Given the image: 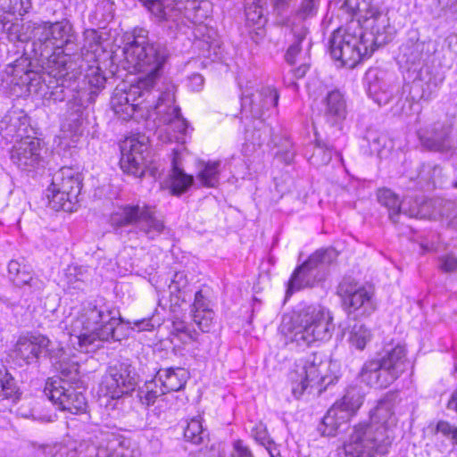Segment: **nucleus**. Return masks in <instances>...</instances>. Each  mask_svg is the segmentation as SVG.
Masks as SVG:
<instances>
[{"instance_id": "obj_13", "label": "nucleus", "mask_w": 457, "mask_h": 457, "mask_svg": "<svg viewBox=\"0 0 457 457\" xmlns=\"http://www.w3.org/2000/svg\"><path fill=\"white\" fill-rule=\"evenodd\" d=\"M337 295L341 298L344 309L350 314L358 312L369 316L376 309L373 290L359 285L354 279L345 278L337 287Z\"/></svg>"}, {"instance_id": "obj_51", "label": "nucleus", "mask_w": 457, "mask_h": 457, "mask_svg": "<svg viewBox=\"0 0 457 457\" xmlns=\"http://www.w3.org/2000/svg\"><path fill=\"white\" fill-rule=\"evenodd\" d=\"M114 2L112 0H98L96 5V13L102 21H110L114 17Z\"/></svg>"}, {"instance_id": "obj_21", "label": "nucleus", "mask_w": 457, "mask_h": 457, "mask_svg": "<svg viewBox=\"0 0 457 457\" xmlns=\"http://www.w3.org/2000/svg\"><path fill=\"white\" fill-rule=\"evenodd\" d=\"M278 93L272 87H264L255 93L244 92L241 98L242 110L254 119L262 118L266 111L276 107Z\"/></svg>"}, {"instance_id": "obj_45", "label": "nucleus", "mask_w": 457, "mask_h": 457, "mask_svg": "<svg viewBox=\"0 0 457 457\" xmlns=\"http://www.w3.org/2000/svg\"><path fill=\"white\" fill-rule=\"evenodd\" d=\"M68 104L71 109H74V118L70 119L69 121V129L71 131L73 132L75 136L82 135L84 132L86 126H87V120L83 117V112L81 111L82 108H86L88 104H85L84 106H79L76 104L73 103L72 97L68 101Z\"/></svg>"}, {"instance_id": "obj_38", "label": "nucleus", "mask_w": 457, "mask_h": 457, "mask_svg": "<svg viewBox=\"0 0 457 457\" xmlns=\"http://www.w3.org/2000/svg\"><path fill=\"white\" fill-rule=\"evenodd\" d=\"M220 164V161H209L207 162H203L202 169L196 176L197 180L202 186L214 187L218 185Z\"/></svg>"}, {"instance_id": "obj_33", "label": "nucleus", "mask_w": 457, "mask_h": 457, "mask_svg": "<svg viewBox=\"0 0 457 457\" xmlns=\"http://www.w3.org/2000/svg\"><path fill=\"white\" fill-rule=\"evenodd\" d=\"M348 421L345 413H341L334 405L323 417L318 430L323 436H335L340 427Z\"/></svg>"}, {"instance_id": "obj_7", "label": "nucleus", "mask_w": 457, "mask_h": 457, "mask_svg": "<svg viewBox=\"0 0 457 457\" xmlns=\"http://www.w3.org/2000/svg\"><path fill=\"white\" fill-rule=\"evenodd\" d=\"M369 40L362 27L352 21L345 29L333 31L328 40L329 53L342 66L352 69L374 52L368 45Z\"/></svg>"}, {"instance_id": "obj_43", "label": "nucleus", "mask_w": 457, "mask_h": 457, "mask_svg": "<svg viewBox=\"0 0 457 457\" xmlns=\"http://www.w3.org/2000/svg\"><path fill=\"white\" fill-rule=\"evenodd\" d=\"M371 337L370 330L364 324L356 323L349 332L348 341L352 346L361 351L370 341Z\"/></svg>"}, {"instance_id": "obj_22", "label": "nucleus", "mask_w": 457, "mask_h": 457, "mask_svg": "<svg viewBox=\"0 0 457 457\" xmlns=\"http://www.w3.org/2000/svg\"><path fill=\"white\" fill-rule=\"evenodd\" d=\"M67 447L66 457H137V452L124 449L121 445L112 450L109 446H97L89 440H74Z\"/></svg>"}, {"instance_id": "obj_40", "label": "nucleus", "mask_w": 457, "mask_h": 457, "mask_svg": "<svg viewBox=\"0 0 457 457\" xmlns=\"http://www.w3.org/2000/svg\"><path fill=\"white\" fill-rule=\"evenodd\" d=\"M393 91V87L378 78L369 82L368 94L380 106L389 103Z\"/></svg>"}, {"instance_id": "obj_27", "label": "nucleus", "mask_w": 457, "mask_h": 457, "mask_svg": "<svg viewBox=\"0 0 457 457\" xmlns=\"http://www.w3.org/2000/svg\"><path fill=\"white\" fill-rule=\"evenodd\" d=\"M8 274L10 279L18 287L27 286L31 293L41 292L45 283L38 277H35L32 270L26 265L12 260L8 264Z\"/></svg>"}, {"instance_id": "obj_30", "label": "nucleus", "mask_w": 457, "mask_h": 457, "mask_svg": "<svg viewBox=\"0 0 457 457\" xmlns=\"http://www.w3.org/2000/svg\"><path fill=\"white\" fill-rule=\"evenodd\" d=\"M155 378L163 388L165 394L181 390L187 383V371L182 368L160 369Z\"/></svg>"}, {"instance_id": "obj_31", "label": "nucleus", "mask_w": 457, "mask_h": 457, "mask_svg": "<svg viewBox=\"0 0 457 457\" xmlns=\"http://www.w3.org/2000/svg\"><path fill=\"white\" fill-rule=\"evenodd\" d=\"M364 402L362 388L357 386H349L341 399L333 405L341 412L345 413L349 420L356 414Z\"/></svg>"}, {"instance_id": "obj_58", "label": "nucleus", "mask_w": 457, "mask_h": 457, "mask_svg": "<svg viewBox=\"0 0 457 457\" xmlns=\"http://www.w3.org/2000/svg\"><path fill=\"white\" fill-rule=\"evenodd\" d=\"M253 436L254 439L261 444L263 446L271 445L273 444V441L270 438V436L267 434L266 428L262 426L257 427L253 431Z\"/></svg>"}, {"instance_id": "obj_36", "label": "nucleus", "mask_w": 457, "mask_h": 457, "mask_svg": "<svg viewBox=\"0 0 457 457\" xmlns=\"http://www.w3.org/2000/svg\"><path fill=\"white\" fill-rule=\"evenodd\" d=\"M194 178L187 175L184 170L177 166L176 160L172 162V170L170 174V192L174 195H180L187 192L193 185Z\"/></svg>"}, {"instance_id": "obj_1", "label": "nucleus", "mask_w": 457, "mask_h": 457, "mask_svg": "<svg viewBox=\"0 0 457 457\" xmlns=\"http://www.w3.org/2000/svg\"><path fill=\"white\" fill-rule=\"evenodd\" d=\"M146 37L147 31L140 29L123 48V68L144 72L145 76L136 85H118L111 97V109L123 120L134 117L149 119L154 113L163 124H173L179 132H185L187 121L179 107L174 104V86L167 84L154 89L169 51L164 44L149 43Z\"/></svg>"}, {"instance_id": "obj_29", "label": "nucleus", "mask_w": 457, "mask_h": 457, "mask_svg": "<svg viewBox=\"0 0 457 457\" xmlns=\"http://www.w3.org/2000/svg\"><path fill=\"white\" fill-rule=\"evenodd\" d=\"M379 361L394 381L405 371L408 365L405 348L400 345L386 349Z\"/></svg>"}, {"instance_id": "obj_28", "label": "nucleus", "mask_w": 457, "mask_h": 457, "mask_svg": "<svg viewBox=\"0 0 457 457\" xmlns=\"http://www.w3.org/2000/svg\"><path fill=\"white\" fill-rule=\"evenodd\" d=\"M325 122L330 127L340 126L346 117V105L343 95L334 90L328 94L325 98L323 110Z\"/></svg>"}, {"instance_id": "obj_3", "label": "nucleus", "mask_w": 457, "mask_h": 457, "mask_svg": "<svg viewBox=\"0 0 457 457\" xmlns=\"http://www.w3.org/2000/svg\"><path fill=\"white\" fill-rule=\"evenodd\" d=\"M38 31L42 39L38 63L42 69H47L54 76L66 75L71 69V76H74L78 72L77 63L82 60L76 54L79 50L75 44L77 37L71 22L67 20L54 23L42 21Z\"/></svg>"}, {"instance_id": "obj_61", "label": "nucleus", "mask_w": 457, "mask_h": 457, "mask_svg": "<svg viewBox=\"0 0 457 457\" xmlns=\"http://www.w3.org/2000/svg\"><path fill=\"white\" fill-rule=\"evenodd\" d=\"M187 283V281L184 273L176 272L170 287L173 288L174 290L179 291L181 288L186 287Z\"/></svg>"}, {"instance_id": "obj_10", "label": "nucleus", "mask_w": 457, "mask_h": 457, "mask_svg": "<svg viewBox=\"0 0 457 457\" xmlns=\"http://www.w3.org/2000/svg\"><path fill=\"white\" fill-rule=\"evenodd\" d=\"M337 257V252L333 248L320 250L312 254L307 261L297 267L289 281L286 291V298L295 292L305 287H312L316 283L325 278L327 267Z\"/></svg>"}, {"instance_id": "obj_15", "label": "nucleus", "mask_w": 457, "mask_h": 457, "mask_svg": "<svg viewBox=\"0 0 457 457\" xmlns=\"http://www.w3.org/2000/svg\"><path fill=\"white\" fill-rule=\"evenodd\" d=\"M62 383V380H47L45 395L62 411H67L71 414L85 413L87 402L82 391L71 383Z\"/></svg>"}, {"instance_id": "obj_8", "label": "nucleus", "mask_w": 457, "mask_h": 457, "mask_svg": "<svg viewBox=\"0 0 457 457\" xmlns=\"http://www.w3.org/2000/svg\"><path fill=\"white\" fill-rule=\"evenodd\" d=\"M342 12L348 13L352 19L356 18L355 24L370 29L364 35L370 38L369 46L374 50L385 46L392 39V28L387 15L379 11L367 0H345L341 6Z\"/></svg>"}, {"instance_id": "obj_24", "label": "nucleus", "mask_w": 457, "mask_h": 457, "mask_svg": "<svg viewBox=\"0 0 457 457\" xmlns=\"http://www.w3.org/2000/svg\"><path fill=\"white\" fill-rule=\"evenodd\" d=\"M84 80L89 87L79 89L71 95L73 103L79 106L94 103L98 92L104 87L106 83V78L98 67H90L84 76Z\"/></svg>"}, {"instance_id": "obj_57", "label": "nucleus", "mask_w": 457, "mask_h": 457, "mask_svg": "<svg viewBox=\"0 0 457 457\" xmlns=\"http://www.w3.org/2000/svg\"><path fill=\"white\" fill-rule=\"evenodd\" d=\"M439 268L445 272H453L457 270V257L453 254H445L439 257Z\"/></svg>"}, {"instance_id": "obj_2", "label": "nucleus", "mask_w": 457, "mask_h": 457, "mask_svg": "<svg viewBox=\"0 0 457 457\" xmlns=\"http://www.w3.org/2000/svg\"><path fill=\"white\" fill-rule=\"evenodd\" d=\"M398 395L387 393L378 403L369 421L353 426L348 440L344 444V453L349 457H375L385 454L391 445L386 424L393 422L394 407Z\"/></svg>"}, {"instance_id": "obj_53", "label": "nucleus", "mask_w": 457, "mask_h": 457, "mask_svg": "<svg viewBox=\"0 0 457 457\" xmlns=\"http://www.w3.org/2000/svg\"><path fill=\"white\" fill-rule=\"evenodd\" d=\"M415 103L408 97L400 98L392 107L391 111L395 116H409L413 112Z\"/></svg>"}, {"instance_id": "obj_59", "label": "nucleus", "mask_w": 457, "mask_h": 457, "mask_svg": "<svg viewBox=\"0 0 457 457\" xmlns=\"http://www.w3.org/2000/svg\"><path fill=\"white\" fill-rule=\"evenodd\" d=\"M231 457H254L248 446L241 440H237L233 445Z\"/></svg>"}, {"instance_id": "obj_60", "label": "nucleus", "mask_w": 457, "mask_h": 457, "mask_svg": "<svg viewBox=\"0 0 457 457\" xmlns=\"http://www.w3.org/2000/svg\"><path fill=\"white\" fill-rule=\"evenodd\" d=\"M34 448L40 450L46 457H54L58 451V445H38L37 443H31Z\"/></svg>"}, {"instance_id": "obj_16", "label": "nucleus", "mask_w": 457, "mask_h": 457, "mask_svg": "<svg viewBox=\"0 0 457 457\" xmlns=\"http://www.w3.org/2000/svg\"><path fill=\"white\" fill-rule=\"evenodd\" d=\"M147 142L148 138L145 135H136L126 138L122 143L120 165L125 173L136 178H141L145 174Z\"/></svg>"}, {"instance_id": "obj_42", "label": "nucleus", "mask_w": 457, "mask_h": 457, "mask_svg": "<svg viewBox=\"0 0 457 457\" xmlns=\"http://www.w3.org/2000/svg\"><path fill=\"white\" fill-rule=\"evenodd\" d=\"M319 0H303L297 11L289 18L288 24L293 27L306 26L303 24L307 19L313 17L317 12Z\"/></svg>"}, {"instance_id": "obj_63", "label": "nucleus", "mask_w": 457, "mask_h": 457, "mask_svg": "<svg viewBox=\"0 0 457 457\" xmlns=\"http://www.w3.org/2000/svg\"><path fill=\"white\" fill-rule=\"evenodd\" d=\"M445 43L449 50L457 55V33L450 34L445 38Z\"/></svg>"}, {"instance_id": "obj_46", "label": "nucleus", "mask_w": 457, "mask_h": 457, "mask_svg": "<svg viewBox=\"0 0 457 457\" xmlns=\"http://www.w3.org/2000/svg\"><path fill=\"white\" fill-rule=\"evenodd\" d=\"M207 436V432L204 430L202 422L198 419H192L184 431L185 438L195 445L201 444Z\"/></svg>"}, {"instance_id": "obj_37", "label": "nucleus", "mask_w": 457, "mask_h": 457, "mask_svg": "<svg viewBox=\"0 0 457 457\" xmlns=\"http://www.w3.org/2000/svg\"><path fill=\"white\" fill-rule=\"evenodd\" d=\"M378 201L389 211V218L394 223L399 221L400 212L403 202L400 203L398 196L390 189H379L377 194Z\"/></svg>"}, {"instance_id": "obj_4", "label": "nucleus", "mask_w": 457, "mask_h": 457, "mask_svg": "<svg viewBox=\"0 0 457 457\" xmlns=\"http://www.w3.org/2000/svg\"><path fill=\"white\" fill-rule=\"evenodd\" d=\"M119 315V311L104 298L87 303L71 323L73 344H78L81 352H90L104 341L116 340Z\"/></svg>"}, {"instance_id": "obj_48", "label": "nucleus", "mask_w": 457, "mask_h": 457, "mask_svg": "<svg viewBox=\"0 0 457 457\" xmlns=\"http://www.w3.org/2000/svg\"><path fill=\"white\" fill-rule=\"evenodd\" d=\"M120 323L129 325L131 329L137 332L152 331L155 327L152 317L123 319L119 316V324Z\"/></svg>"}, {"instance_id": "obj_19", "label": "nucleus", "mask_w": 457, "mask_h": 457, "mask_svg": "<svg viewBox=\"0 0 457 457\" xmlns=\"http://www.w3.org/2000/svg\"><path fill=\"white\" fill-rule=\"evenodd\" d=\"M41 143L37 137H25L17 141L10 153L13 164L21 170H31L42 161Z\"/></svg>"}, {"instance_id": "obj_20", "label": "nucleus", "mask_w": 457, "mask_h": 457, "mask_svg": "<svg viewBox=\"0 0 457 457\" xmlns=\"http://www.w3.org/2000/svg\"><path fill=\"white\" fill-rule=\"evenodd\" d=\"M50 79L46 82L41 81L42 91H44V97L48 100H53L54 103L65 100L71 93L72 95L77 92V87H71V82H75L81 75L80 65L77 63L78 72L73 74L72 70L69 69L68 74L62 76H54L49 73L47 69H44Z\"/></svg>"}, {"instance_id": "obj_52", "label": "nucleus", "mask_w": 457, "mask_h": 457, "mask_svg": "<svg viewBox=\"0 0 457 457\" xmlns=\"http://www.w3.org/2000/svg\"><path fill=\"white\" fill-rule=\"evenodd\" d=\"M403 214L409 218L425 219L427 215L423 213L422 207L419 206L417 203L411 204V199L405 198L403 201L402 210L400 215Z\"/></svg>"}, {"instance_id": "obj_23", "label": "nucleus", "mask_w": 457, "mask_h": 457, "mask_svg": "<svg viewBox=\"0 0 457 457\" xmlns=\"http://www.w3.org/2000/svg\"><path fill=\"white\" fill-rule=\"evenodd\" d=\"M39 28H42V21H32L13 22L7 28L8 37L11 40L28 42L32 40L31 52L33 57L38 62L39 50L42 46V39L39 37Z\"/></svg>"}, {"instance_id": "obj_17", "label": "nucleus", "mask_w": 457, "mask_h": 457, "mask_svg": "<svg viewBox=\"0 0 457 457\" xmlns=\"http://www.w3.org/2000/svg\"><path fill=\"white\" fill-rule=\"evenodd\" d=\"M16 353L27 364H31L37 362L42 356L49 360L57 358L62 353V347L54 346L44 335L32 334L19 338L16 343Z\"/></svg>"}, {"instance_id": "obj_6", "label": "nucleus", "mask_w": 457, "mask_h": 457, "mask_svg": "<svg viewBox=\"0 0 457 457\" xmlns=\"http://www.w3.org/2000/svg\"><path fill=\"white\" fill-rule=\"evenodd\" d=\"M110 226L119 235L131 238V227L135 233H141L154 239L164 230L163 220L156 214L155 207L148 204H124L113 211L109 219Z\"/></svg>"}, {"instance_id": "obj_54", "label": "nucleus", "mask_w": 457, "mask_h": 457, "mask_svg": "<svg viewBox=\"0 0 457 457\" xmlns=\"http://www.w3.org/2000/svg\"><path fill=\"white\" fill-rule=\"evenodd\" d=\"M246 20L253 24L262 25L263 19V10L261 6L250 5L245 7Z\"/></svg>"}, {"instance_id": "obj_55", "label": "nucleus", "mask_w": 457, "mask_h": 457, "mask_svg": "<svg viewBox=\"0 0 457 457\" xmlns=\"http://www.w3.org/2000/svg\"><path fill=\"white\" fill-rule=\"evenodd\" d=\"M311 46H312L311 42H308L306 44V49H305V54H304L303 62H301L297 68L293 70V73H294V76L295 79L303 78L310 69L311 64H310L309 61H310Z\"/></svg>"}, {"instance_id": "obj_47", "label": "nucleus", "mask_w": 457, "mask_h": 457, "mask_svg": "<svg viewBox=\"0 0 457 457\" xmlns=\"http://www.w3.org/2000/svg\"><path fill=\"white\" fill-rule=\"evenodd\" d=\"M333 147L327 144L319 143L313 150L310 162L315 166H323L329 163L332 159Z\"/></svg>"}, {"instance_id": "obj_18", "label": "nucleus", "mask_w": 457, "mask_h": 457, "mask_svg": "<svg viewBox=\"0 0 457 457\" xmlns=\"http://www.w3.org/2000/svg\"><path fill=\"white\" fill-rule=\"evenodd\" d=\"M453 126L446 120H436L418 131L421 145L430 151L447 153L454 149Z\"/></svg>"}, {"instance_id": "obj_26", "label": "nucleus", "mask_w": 457, "mask_h": 457, "mask_svg": "<svg viewBox=\"0 0 457 457\" xmlns=\"http://www.w3.org/2000/svg\"><path fill=\"white\" fill-rule=\"evenodd\" d=\"M359 378L367 386L376 388H386L394 382L393 377L386 372L379 360L365 361Z\"/></svg>"}, {"instance_id": "obj_50", "label": "nucleus", "mask_w": 457, "mask_h": 457, "mask_svg": "<svg viewBox=\"0 0 457 457\" xmlns=\"http://www.w3.org/2000/svg\"><path fill=\"white\" fill-rule=\"evenodd\" d=\"M414 86L421 90L420 98L424 101H429L432 99L438 88V84L435 79L429 78L426 82L422 80L414 82Z\"/></svg>"}, {"instance_id": "obj_35", "label": "nucleus", "mask_w": 457, "mask_h": 457, "mask_svg": "<svg viewBox=\"0 0 457 457\" xmlns=\"http://www.w3.org/2000/svg\"><path fill=\"white\" fill-rule=\"evenodd\" d=\"M64 351L62 347V353L57 358L50 360L55 370L60 373L58 378H50L49 380H62L66 383L73 384L79 381L78 365L74 362L71 363L64 360ZM62 385H65L62 383Z\"/></svg>"}, {"instance_id": "obj_41", "label": "nucleus", "mask_w": 457, "mask_h": 457, "mask_svg": "<svg viewBox=\"0 0 457 457\" xmlns=\"http://www.w3.org/2000/svg\"><path fill=\"white\" fill-rule=\"evenodd\" d=\"M162 395H165V392L155 377L152 380L146 381L137 392L141 403L146 406L153 405L156 399Z\"/></svg>"}, {"instance_id": "obj_39", "label": "nucleus", "mask_w": 457, "mask_h": 457, "mask_svg": "<svg viewBox=\"0 0 457 457\" xmlns=\"http://www.w3.org/2000/svg\"><path fill=\"white\" fill-rule=\"evenodd\" d=\"M29 118L22 112H12L4 118L3 122L8 123L6 127L7 135L23 137L27 133Z\"/></svg>"}, {"instance_id": "obj_44", "label": "nucleus", "mask_w": 457, "mask_h": 457, "mask_svg": "<svg viewBox=\"0 0 457 457\" xmlns=\"http://www.w3.org/2000/svg\"><path fill=\"white\" fill-rule=\"evenodd\" d=\"M31 8L30 0H0V20L5 13L26 14Z\"/></svg>"}, {"instance_id": "obj_64", "label": "nucleus", "mask_w": 457, "mask_h": 457, "mask_svg": "<svg viewBox=\"0 0 457 457\" xmlns=\"http://www.w3.org/2000/svg\"><path fill=\"white\" fill-rule=\"evenodd\" d=\"M277 157L284 162L286 164H289L293 162L295 157V153L291 150L282 151L277 154Z\"/></svg>"}, {"instance_id": "obj_62", "label": "nucleus", "mask_w": 457, "mask_h": 457, "mask_svg": "<svg viewBox=\"0 0 457 457\" xmlns=\"http://www.w3.org/2000/svg\"><path fill=\"white\" fill-rule=\"evenodd\" d=\"M189 82L193 90L199 91L204 86V79L201 74L196 73L189 78Z\"/></svg>"}, {"instance_id": "obj_5", "label": "nucleus", "mask_w": 457, "mask_h": 457, "mask_svg": "<svg viewBox=\"0 0 457 457\" xmlns=\"http://www.w3.org/2000/svg\"><path fill=\"white\" fill-rule=\"evenodd\" d=\"M329 311L320 306H309L295 320H283L281 331L287 341L301 347L310 346L318 341L331 338L335 326Z\"/></svg>"}, {"instance_id": "obj_12", "label": "nucleus", "mask_w": 457, "mask_h": 457, "mask_svg": "<svg viewBox=\"0 0 457 457\" xmlns=\"http://www.w3.org/2000/svg\"><path fill=\"white\" fill-rule=\"evenodd\" d=\"M1 87L16 96L42 89L41 81L46 77L31 69V62L26 56L16 59L0 72Z\"/></svg>"}, {"instance_id": "obj_32", "label": "nucleus", "mask_w": 457, "mask_h": 457, "mask_svg": "<svg viewBox=\"0 0 457 457\" xmlns=\"http://www.w3.org/2000/svg\"><path fill=\"white\" fill-rule=\"evenodd\" d=\"M291 29L295 41L289 46L285 54V60L290 65H295L303 60L306 44L309 42H306L308 28L306 26H296L291 28Z\"/></svg>"}, {"instance_id": "obj_11", "label": "nucleus", "mask_w": 457, "mask_h": 457, "mask_svg": "<svg viewBox=\"0 0 457 457\" xmlns=\"http://www.w3.org/2000/svg\"><path fill=\"white\" fill-rule=\"evenodd\" d=\"M82 187L79 173L70 167H62L52 179L47 197L51 207L56 211L73 212Z\"/></svg>"}, {"instance_id": "obj_14", "label": "nucleus", "mask_w": 457, "mask_h": 457, "mask_svg": "<svg viewBox=\"0 0 457 457\" xmlns=\"http://www.w3.org/2000/svg\"><path fill=\"white\" fill-rule=\"evenodd\" d=\"M137 385V374L134 368L127 362L109 366L103 377L101 392L112 400H118L129 394Z\"/></svg>"}, {"instance_id": "obj_34", "label": "nucleus", "mask_w": 457, "mask_h": 457, "mask_svg": "<svg viewBox=\"0 0 457 457\" xmlns=\"http://www.w3.org/2000/svg\"><path fill=\"white\" fill-rule=\"evenodd\" d=\"M19 399L20 393L14 378L0 361V402L7 401L10 403H16Z\"/></svg>"}, {"instance_id": "obj_9", "label": "nucleus", "mask_w": 457, "mask_h": 457, "mask_svg": "<svg viewBox=\"0 0 457 457\" xmlns=\"http://www.w3.org/2000/svg\"><path fill=\"white\" fill-rule=\"evenodd\" d=\"M328 363L323 354L312 353L295 361L289 372L291 391L295 398H300L308 387H315L319 392L325 390L334 378L328 377Z\"/></svg>"}, {"instance_id": "obj_56", "label": "nucleus", "mask_w": 457, "mask_h": 457, "mask_svg": "<svg viewBox=\"0 0 457 457\" xmlns=\"http://www.w3.org/2000/svg\"><path fill=\"white\" fill-rule=\"evenodd\" d=\"M436 431L443 434L445 436L453 440L457 445V428L452 426L449 422L440 420L436 425Z\"/></svg>"}, {"instance_id": "obj_49", "label": "nucleus", "mask_w": 457, "mask_h": 457, "mask_svg": "<svg viewBox=\"0 0 457 457\" xmlns=\"http://www.w3.org/2000/svg\"><path fill=\"white\" fill-rule=\"evenodd\" d=\"M363 140L371 154L379 153L385 145V137L376 130H368Z\"/></svg>"}, {"instance_id": "obj_25", "label": "nucleus", "mask_w": 457, "mask_h": 457, "mask_svg": "<svg viewBox=\"0 0 457 457\" xmlns=\"http://www.w3.org/2000/svg\"><path fill=\"white\" fill-rule=\"evenodd\" d=\"M192 319L198 328L203 332H209L214 320V312L211 307L209 290L203 288L195 294L192 305Z\"/></svg>"}]
</instances>
